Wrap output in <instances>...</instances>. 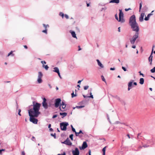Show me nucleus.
Segmentation results:
<instances>
[{
    "instance_id": "nucleus-1",
    "label": "nucleus",
    "mask_w": 155,
    "mask_h": 155,
    "mask_svg": "<svg viewBox=\"0 0 155 155\" xmlns=\"http://www.w3.org/2000/svg\"><path fill=\"white\" fill-rule=\"evenodd\" d=\"M33 109H31L28 110L29 115V116H32V114H34L35 117H37L40 114L39 111L41 104L38 103H35L33 102Z\"/></svg>"
},
{
    "instance_id": "nucleus-2",
    "label": "nucleus",
    "mask_w": 155,
    "mask_h": 155,
    "mask_svg": "<svg viewBox=\"0 0 155 155\" xmlns=\"http://www.w3.org/2000/svg\"><path fill=\"white\" fill-rule=\"evenodd\" d=\"M129 23L133 31L138 33L139 30L138 24L136 22V17L134 15H132L130 18Z\"/></svg>"
},
{
    "instance_id": "nucleus-3",
    "label": "nucleus",
    "mask_w": 155,
    "mask_h": 155,
    "mask_svg": "<svg viewBox=\"0 0 155 155\" xmlns=\"http://www.w3.org/2000/svg\"><path fill=\"white\" fill-rule=\"evenodd\" d=\"M119 19L118 20V16L117 14H116L115 17V18L119 21L121 23H123L125 21L124 20V14L122 11V10L119 9Z\"/></svg>"
},
{
    "instance_id": "nucleus-4",
    "label": "nucleus",
    "mask_w": 155,
    "mask_h": 155,
    "mask_svg": "<svg viewBox=\"0 0 155 155\" xmlns=\"http://www.w3.org/2000/svg\"><path fill=\"white\" fill-rule=\"evenodd\" d=\"M139 33H136L135 35H133L132 39L130 40V42L132 44H134L135 42L138 37Z\"/></svg>"
},
{
    "instance_id": "nucleus-5",
    "label": "nucleus",
    "mask_w": 155,
    "mask_h": 155,
    "mask_svg": "<svg viewBox=\"0 0 155 155\" xmlns=\"http://www.w3.org/2000/svg\"><path fill=\"white\" fill-rule=\"evenodd\" d=\"M68 125V123L64 122L61 123L60 124V126L61 129L62 130H66V127Z\"/></svg>"
},
{
    "instance_id": "nucleus-6",
    "label": "nucleus",
    "mask_w": 155,
    "mask_h": 155,
    "mask_svg": "<svg viewBox=\"0 0 155 155\" xmlns=\"http://www.w3.org/2000/svg\"><path fill=\"white\" fill-rule=\"evenodd\" d=\"M32 116H30V121L34 124H37L38 121L37 119L34 117L35 116H34V114H32Z\"/></svg>"
},
{
    "instance_id": "nucleus-7",
    "label": "nucleus",
    "mask_w": 155,
    "mask_h": 155,
    "mask_svg": "<svg viewBox=\"0 0 155 155\" xmlns=\"http://www.w3.org/2000/svg\"><path fill=\"white\" fill-rule=\"evenodd\" d=\"M61 100L60 98L55 99L54 106L56 107H58L60 104Z\"/></svg>"
},
{
    "instance_id": "nucleus-8",
    "label": "nucleus",
    "mask_w": 155,
    "mask_h": 155,
    "mask_svg": "<svg viewBox=\"0 0 155 155\" xmlns=\"http://www.w3.org/2000/svg\"><path fill=\"white\" fill-rule=\"evenodd\" d=\"M46 99L45 98H43L42 104L43 106L44 107V108L46 109H47L48 108V106L47 103L46 102Z\"/></svg>"
},
{
    "instance_id": "nucleus-9",
    "label": "nucleus",
    "mask_w": 155,
    "mask_h": 155,
    "mask_svg": "<svg viewBox=\"0 0 155 155\" xmlns=\"http://www.w3.org/2000/svg\"><path fill=\"white\" fill-rule=\"evenodd\" d=\"M72 152L73 155H79L80 153L79 150L77 147L75 148V150H72Z\"/></svg>"
},
{
    "instance_id": "nucleus-10",
    "label": "nucleus",
    "mask_w": 155,
    "mask_h": 155,
    "mask_svg": "<svg viewBox=\"0 0 155 155\" xmlns=\"http://www.w3.org/2000/svg\"><path fill=\"white\" fill-rule=\"evenodd\" d=\"M87 147V145L86 142H83L82 147H79L81 150H84Z\"/></svg>"
},
{
    "instance_id": "nucleus-11",
    "label": "nucleus",
    "mask_w": 155,
    "mask_h": 155,
    "mask_svg": "<svg viewBox=\"0 0 155 155\" xmlns=\"http://www.w3.org/2000/svg\"><path fill=\"white\" fill-rule=\"evenodd\" d=\"M134 81L133 80H131L128 83V91H129L131 88V87L132 86V84L133 82Z\"/></svg>"
},
{
    "instance_id": "nucleus-12",
    "label": "nucleus",
    "mask_w": 155,
    "mask_h": 155,
    "mask_svg": "<svg viewBox=\"0 0 155 155\" xmlns=\"http://www.w3.org/2000/svg\"><path fill=\"white\" fill-rule=\"evenodd\" d=\"M66 106L64 103L62 102L61 104V106L60 107V109L61 110L63 111L64 110V109L65 107Z\"/></svg>"
},
{
    "instance_id": "nucleus-13",
    "label": "nucleus",
    "mask_w": 155,
    "mask_h": 155,
    "mask_svg": "<svg viewBox=\"0 0 155 155\" xmlns=\"http://www.w3.org/2000/svg\"><path fill=\"white\" fill-rule=\"evenodd\" d=\"M145 14L144 13H142L140 14V16L139 17V21L140 22H142L143 20V18Z\"/></svg>"
},
{
    "instance_id": "nucleus-14",
    "label": "nucleus",
    "mask_w": 155,
    "mask_h": 155,
    "mask_svg": "<svg viewBox=\"0 0 155 155\" xmlns=\"http://www.w3.org/2000/svg\"><path fill=\"white\" fill-rule=\"evenodd\" d=\"M152 54H153L152 52H151V54L148 58L149 61V62H150V65H151L152 64V58H153V56H152Z\"/></svg>"
},
{
    "instance_id": "nucleus-15",
    "label": "nucleus",
    "mask_w": 155,
    "mask_h": 155,
    "mask_svg": "<svg viewBox=\"0 0 155 155\" xmlns=\"http://www.w3.org/2000/svg\"><path fill=\"white\" fill-rule=\"evenodd\" d=\"M119 0H111L110 2V3H116L118 4L119 3Z\"/></svg>"
},
{
    "instance_id": "nucleus-16",
    "label": "nucleus",
    "mask_w": 155,
    "mask_h": 155,
    "mask_svg": "<svg viewBox=\"0 0 155 155\" xmlns=\"http://www.w3.org/2000/svg\"><path fill=\"white\" fill-rule=\"evenodd\" d=\"M97 62L98 65L101 67L102 68H103L104 67V66L103 64L101 63L100 61L98 59L97 60Z\"/></svg>"
},
{
    "instance_id": "nucleus-17",
    "label": "nucleus",
    "mask_w": 155,
    "mask_h": 155,
    "mask_svg": "<svg viewBox=\"0 0 155 155\" xmlns=\"http://www.w3.org/2000/svg\"><path fill=\"white\" fill-rule=\"evenodd\" d=\"M152 15V14L151 13H150V14H148V15L147 16V17H145V18H144V20L146 21L148 20H149V18H150V16Z\"/></svg>"
},
{
    "instance_id": "nucleus-18",
    "label": "nucleus",
    "mask_w": 155,
    "mask_h": 155,
    "mask_svg": "<svg viewBox=\"0 0 155 155\" xmlns=\"http://www.w3.org/2000/svg\"><path fill=\"white\" fill-rule=\"evenodd\" d=\"M70 32L71 33L72 36L73 37L77 38L76 36V35L75 33V32L74 31H70Z\"/></svg>"
},
{
    "instance_id": "nucleus-19",
    "label": "nucleus",
    "mask_w": 155,
    "mask_h": 155,
    "mask_svg": "<svg viewBox=\"0 0 155 155\" xmlns=\"http://www.w3.org/2000/svg\"><path fill=\"white\" fill-rule=\"evenodd\" d=\"M54 70L53 71L54 72H56L57 73H59V72L58 68L57 67H54Z\"/></svg>"
},
{
    "instance_id": "nucleus-20",
    "label": "nucleus",
    "mask_w": 155,
    "mask_h": 155,
    "mask_svg": "<svg viewBox=\"0 0 155 155\" xmlns=\"http://www.w3.org/2000/svg\"><path fill=\"white\" fill-rule=\"evenodd\" d=\"M144 80L143 78H140V84H143L144 83Z\"/></svg>"
},
{
    "instance_id": "nucleus-21",
    "label": "nucleus",
    "mask_w": 155,
    "mask_h": 155,
    "mask_svg": "<svg viewBox=\"0 0 155 155\" xmlns=\"http://www.w3.org/2000/svg\"><path fill=\"white\" fill-rule=\"evenodd\" d=\"M38 73V78H41L43 76V74L41 72L39 71Z\"/></svg>"
},
{
    "instance_id": "nucleus-22",
    "label": "nucleus",
    "mask_w": 155,
    "mask_h": 155,
    "mask_svg": "<svg viewBox=\"0 0 155 155\" xmlns=\"http://www.w3.org/2000/svg\"><path fill=\"white\" fill-rule=\"evenodd\" d=\"M60 114L61 115H62L63 117H62V118H63V117H65L67 115V113H60Z\"/></svg>"
},
{
    "instance_id": "nucleus-23",
    "label": "nucleus",
    "mask_w": 155,
    "mask_h": 155,
    "mask_svg": "<svg viewBox=\"0 0 155 155\" xmlns=\"http://www.w3.org/2000/svg\"><path fill=\"white\" fill-rule=\"evenodd\" d=\"M61 143H64L67 145H68V138L66 139L65 140L64 142H62Z\"/></svg>"
},
{
    "instance_id": "nucleus-24",
    "label": "nucleus",
    "mask_w": 155,
    "mask_h": 155,
    "mask_svg": "<svg viewBox=\"0 0 155 155\" xmlns=\"http://www.w3.org/2000/svg\"><path fill=\"white\" fill-rule=\"evenodd\" d=\"M106 147H105L102 149V151L103 152V155H105Z\"/></svg>"
},
{
    "instance_id": "nucleus-25",
    "label": "nucleus",
    "mask_w": 155,
    "mask_h": 155,
    "mask_svg": "<svg viewBox=\"0 0 155 155\" xmlns=\"http://www.w3.org/2000/svg\"><path fill=\"white\" fill-rule=\"evenodd\" d=\"M37 81L38 83H41L42 82L41 78H38Z\"/></svg>"
},
{
    "instance_id": "nucleus-26",
    "label": "nucleus",
    "mask_w": 155,
    "mask_h": 155,
    "mask_svg": "<svg viewBox=\"0 0 155 155\" xmlns=\"http://www.w3.org/2000/svg\"><path fill=\"white\" fill-rule=\"evenodd\" d=\"M42 67L44 68L46 70H48L49 68L47 65H43Z\"/></svg>"
},
{
    "instance_id": "nucleus-27",
    "label": "nucleus",
    "mask_w": 155,
    "mask_h": 155,
    "mask_svg": "<svg viewBox=\"0 0 155 155\" xmlns=\"http://www.w3.org/2000/svg\"><path fill=\"white\" fill-rule=\"evenodd\" d=\"M71 97H76L77 96V95L76 94V93H75V94H74V91L71 93Z\"/></svg>"
},
{
    "instance_id": "nucleus-28",
    "label": "nucleus",
    "mask_w": 155,
    "mask_h": 155,
    "mask_svg": "<svg viewBox=\"0 0 155 155\" xmlns=\"http://www.w3.org/2000/svg\"><path fill=\"white\" fill-rule=\"evenodd\" d=\"M150 71L153 73L155 72V67L150 70Z\"/></svg>"
},
{
    "instance_id": "nucleus-29",
    "label": "nucleus",
    "mask_w": 155,
    "mask_h": 155,
    "mask_svg": "<svg viewBox=\"0 0 155 155\" xmlns=\"http://www.w3.org/2000/svg\"><path fill=\"white\" fill-rule=\"evenodd\" d=\"M13 51H11L8 54V56H9L11 54H12V56H13L14 54H12Z\"/></svg>"
},
{
    "instance_id": "nucleus-30",
    "label": "nucleus",
    "mask_w": 155,
    "mask_h": 155,
    "mask_svg": "<svg viewBox=\"0 0 155 155\" xmlns=\"http://www.w3.org/2000/svg\"><path fill=\"white\" fill-rule=\"evenodd\" d=\"M142 2H141L140 4V7H139V12H140V11L142 6Z\"/></svg>"
},
{
    "instance_id": "nucleus-31",
    "label": "nucleus",
    "mask_w": 155,
    "mask_h": 155,
    "mask_svg": "<svg viewBox=\"0 0 155 155\" xmlns=\"http://www.w3.org/2000/svg\"><path fill=\"white\" fill-rule=\"evenodd\" d=\"M73 134H71L69 136L70 138L72 140H73Z\"/></svg>"
},
{
    "instance_id": "nucleus-32",
    "label": "nucleus",
    "mask_w": 155,
    "mask_h": 155,
    "mask_svg": "<svg viewBox=\"0 0 155 155\" xmlns=\"http://www.w3.org/2000/svg\"><path fill=\"white\" fill-rule=\"evenodd\" d=\"M59 15L61 16L63 18L64 17V14L63 13H62L61 12H60L59 13Z\"/></svg>"
},
{
    "instance_id": "nucleus-33",
    "label": "nucleus",
    "mask_w": 155,
    "mask_h": 155,
    "mask_svg": "<svg viewBox=\"0 0 155 155\" xmlns=\"http://www.w3.org/2000/svg\"><path fill=\"white\" fill-rule=\"evenodd\" d=\"M101 77L102 81H104V82H105V83H106L105 79L104 78V77L103 75H102L101 76Z\"/></svg>"
},
{
    "instance_id": "nucleus-34",
    "label": "nucleus",
    "mask_w": 155,
    "mask_h": 155,
    "mask_svg": "<svg viewBox=\"0 0 155 155\" xmlns=\"http://www.w3.org/2000/svg\"><path fill=\"white\" fill-rule=\"evenodd\" d=\"M89 86H86L84 87V90H86L88 89L89 88Z\"/></svg>"
},
{
    "instance_id": "nucleus-35",
    "label": "nucleus",
    "mask_w": 155,
    "mask_h": 155,
    "mask_svg": "<svg viewBox=\"0 0 155 155\" xmlns=\"http://www.w3.org/2000/svg\"><path fill=\"white\" fill-rule=\"evenodd\" d=\"M84 107V106H77L76 107H77V108L79 109V108H83Z\"/></svg>"
},
{
    "instance_id": "nucleus-36",
    "label": "nucleus",
    "mask_w": 155,
    "mask_h": 155,
    "mask_svg": "<svg viewBox=\"0 0 155 155\" xmlns=\"http://www.w3.org/2000/svg\"><path fill=\"white\" fill-rule=\"evenodd\" d=\"M42 32L43 33H45L46 34H47V30L45 29V30H43L42 31Z\"/></svg>"
},
{
    "instance_id": "nucleus-37",
    "label": "nucleus",
    "mask_w": 155,
    "mask_h": 155,
    "mask_svg": "<svg viewBox=\"0 0 155 155\" xmlns=\"http://www.w3.org/2000/svg\"><path fill=\"white\" fill-rule=\"evenodd\" d=\"M75 133L76 136H79V134H80L79 132H77L76 131H75Z\"/></svg>"
},
{
    "instance_id": "nucleus-38",
    "label": "nucleus",
    "mask_w": 155,
    "mask_h": 155,
    "mask_svg": "<svg viewBox=\"0 0 155 155\" xmlns=\"http://www.w3.org/2000/svg\"><path fill=\"white\" fill-rule=\"evenodd\" d=\"M51 135L52 136H53L54 137V138H56V134H51Z\"/></svg>"
},
{
    "instance_id": "nucleus-39",
    "label": "nucleus",
    "mask_w": 155,
    "mask_h": 155,
    "mask_svg": "<svg viewBox=\"0 0 155 155\" xmlns=\"http://www.w3.org/2000/svg\"><path fill=\"white\" fill-rule=\"evenodd\" d=\"M41 62L43 64V65H44V64H46V62L44 61H41Z\"/></svg>"
},
{
    "instance_id": "nucleus-40",
    "label": "nucleus",
    "mask_w": 155,
    "mask_h": 155,
    "mask_svg": "<svg viewBox=\"0 0 155 155\" xmlns=\"http://www.w3.org/2000/svg\"><path fill=\"white\" fill-rule=\"evenodd\" d=\"M21 110L20 109H19L18 110V114L20 116H21V114H20V112H21Z\"/></svg>"
},
{
    "instance_id": "nucleus-41",
    "label": "nucleus",
    "mask_w": 155,
    "mask_h": 155,
    "mask_svg": "<svg viewBox=\"0 0 155 155\" xmlns=\"http://www.w3.org/2000/svg\"><path fill=\"white\" fill-rule=\"evenodd\" d=\"M90 96H89V97H91L92 98H93V95H92V93L91 92H90Z\"/></svg>"
},
{
    "instance_id": "nucleus-42",
    "label": "nucleus",
    "mask_w": 155,
    "mask_h": 155,
    "mask_svg": "<svg viewBox=\"0 0 155 155\" xmlns=\"http://www.w3.org/2000/svg\"><path fill=\"white\" fill-rule=\"evenodd\" d=\"M86 4H87V7H88V6H90V2H89V3H88L87 2V1H86Z\"/></svg>"
},
{
    "instance_id": "nucleus-43",
    "label": "nucleus",
    "mask_w": 155,
    "mask_h": 155,
    "mask_svg": "<svg viewBox=\"0 0 155 155\" xmlns=\"http://www.w3.org/2000/svg\"><path fill=\"white\" fill-rule=\"evenodd\" d=\"M131 9V8H125V11L127 12V11H129V10H130Z\"/></svg>"
},
{
    "instance_id": "nucleus-44",
    "label": "nucleus",
    "mask_w": 155,
    "mask_h": 155,
    "mask_svg": "<svg viewBox=\"0 0 155 155\" xmlns=\"http://www.w3.org/2000/svg\"><path fill=\"white\" fill-rule=\"evenodd\" d=\"M5 149H2L1 150H0V154H2V151H5Z\"/></svg>"
},
{
    "instance_id": "nucleus-45",
    "label": "nucleus",
    "mask_w": 155,
    "mask_h": 155,
    "mask_svg": "<svg viewBox=\"0 0 155 155\" xmlns=\"http://www.w3.org/2000/svg\"><path fill=\"white\" fill-rule=\"evenodd\" d=\"M122 69L124 70V71H127L126 68L124 67H122Z\"/></svg>"
},
{
    "instance_id": "nucleus-46",
    "label": "nucleus",
    "mask_w": 155,
    "mask_h": 155,
    "mask_svg": "<svg viewBox=\"0 0 155 155\" xmlns=\"http://www.w3.org/2000/svg\"><path fill=\"white\" fill-rule=\"evenodd\" d=\"M91 150H89V151H88L89 155H91Z\"/></svg>"
},
{
    "instance_id": "nucleus-47",
    "label": "nucleus",
    "mask_w": 155,
    "mask_h": 155,
    "mask_svg": "<svg viewBox=\"0 0 155 155\" xmlns=\"http://www.w3.org/2000/svg\"><path fill=\"white\" fill-rule=\"evenodd\" d=\"M72 131L74 132L76 131L74 127H72Z\"/></svg>"
},
{
    "instance_id": "nucleus-48",
    "label": "nucleus",
    "mask_w": 155,
    "mask_h": 155,
    "mask_svg": "<svg viewBox=\"0 0 155 155\" xmlns=\"http://www.w3.org/2000/svg\"><path fill=\"white\" fill-rule=\"evenodd\" d=\"M139 73H140V75H142L143 77H144V74L142 73H141V71H140L139 72Z\"/></svg>"
},
{
    "instance_id": "nucleus-49",
    "label": "nucleus",
    "mask_w": 155,
    "mask_h": 155,
    "mask_svg": "<svg viewBox=\"0 0 155 155\" xmlns=\"http://www.w3.org/2000/svg\"><path fill=\"white\" fill-rule=\"evenodd\" d=\"M72 144V143L71 141L68 140V145H71Z\"/></svg>"
},
{
    "instance_id": "nucleus-50",
    "label": "nucleus",
    "mask_w": 155,
    "mask_h": 155,
    "mask_svg": "<svg viewBox=\"0 0 155 155\" xmlns=\"http://www.w3.org/2000/svg\"><path fill=\"white\" fill-rule=\"evenodd\" d=\"M154 47H155L154 45H153V47H152V52H152V53H153V48H154Z\"/></svg>"
},
{
    "instance_id": "nucleus-51",
    "label": "nucleus",
    "mask_w": 155,
    "mask_h": 155,
    "mask_svg": "<svg viewBox=\"0 0 155 155\" xmlns=\"http://www.w3.org/2000/svg\"><path fill=\"white\" fill-rule=\"evenodd\" d=\"M66 155L65 153L64 152L63 153V154H58L57 155Z\"/></svg>"
},
{
    "instance_id": "nucleus-52",
    "label": "nucleus",
    "mask_w": 155,
    "mask_h": 155,
    "mask_svg": "<svg viewBox=\"0 0 155 155\" xmlns=\"http://www.w3.org/2000/svg\"><path fill=\"white\" fill-rule=\"evenodd\" d=\"M57 117V115L55 114V115H54L53 116L52 118H55L56 117Z\"/></svg>"
},
{
    "instance_id": "nucleus-53",
    "label": "nucleus",
    "mask_w": 155,
    "mask_h": 155,
    "mask_svg": "<svg viewBox=\"0 0 155 155\" xmlns=\"http://www.w3.org/2000/svg\"><path fill=\"white\" fill-rule=\"evenodd\" d=\"M43 26L45 27V29H47L46 28H47V27L46 26V25L45 24H43Z\"/></svg>"
},
{
    "instance_id": "nucleus-54",
    "label": "nucleus",
    "mask_w": 155,
    "mask_h": 155,
    "mask_svg": "<svg viewBox=\"0 0 155 155\" xmlns=\"http://www.w3.org/2000/svg\"><path fill=\"white\" fill-rule=\"evenodd\" d=\"M64 17L66 18V19H68V15H66V14H65V15H64Z\"/></svg>"
},
{
    "instance_id": "nucleus-55",
    "label": "nucleus",
    "mask_w": 155,
    "mask_h": 155,
    "mask_svg": "<svg viewBox=\"0 0 155 155\" xmlns=\"http://www.w3.org/2000/svg\"><path fill=\"white\" fill-rule=\"evenodd\" d=\"M22 155H25V153L24 151H22L21 152Z\"/></svg>"
},
{
    "instance_id": "nucleus-56",
    "label": "nucleus",
    "mask_w": 155,
    "mask_h": 155,
    "mask_svg": "<svg viewBox=\"0 0 155 155\" xmlns=\"http://www.w3.org/2000/svg\"><path fill=\"white\" fill-rule=\"evenodd\" d=\"M23 46L24 47V48H25L26 49H27L28 48V47L27 45H24Z\"/></svg>"
},
{
    "instance_id": "nucleus-57",
    "label": "nucleus",
    "mask_w": 155,
    "mask_h": 155,
    "mask_svg": "<svg viewBox=\"0 0 155 155\" xmlns=\"http://www.w3.org/2000/svg\"><path fill=\"white\" fill-rule=\"evenodd\" d=\"M110 70H114L115 69V68H110Z\"/></svg>"
},
{
    "instance_id": "nucleus-58",
    "label": "nucleus",
    "mask_w": 155,
    "mask_h": 155,
    "mask_svg": "<svg viewBox=\"0 0 155 155\" xmlns=\"http://www.w3.org/2000/svg\"><path fill=\"white\" fill-rule=\"evenodd\" d=\"M149 147V146H147V145H143V147H144V148H146V147Z\"/></svg>"
},
{
    "instance_id": "nucleus-59",
    "label": "nucleus",
    "mask_w": 155,
    "mask_h": 155,
    "mask_svg": "<svg viewBox=\"0 0 155 155\" xmlns=\"http://www.w3.org/2000/svg\"><path fill=\"white\" fill-rule=\"evenodd\" d=\"M83 80H79V81H78V84H80V83H81V81H83Z\"/></svg>"
},
{
    "instance_id": "nucleus-60",
    "label": "nucleus",
    "mask_w": 155,
    "mask_h": 155,
    "mask_svg": "<svg viewBox=\"0 0 155 155\" xmlns=\"http://www.w3.org/2000/svg\"><path fill=\"white\" fill-rule=\"evenodd\" d=\"M79 132L80 134H83V133L82 132V130H80Z\"/></svg>"
},
{
    "instance_id": "nucleus-61",
    "label": "nucleus",
    "mask_w": 155,
    "mask_h": 155,
    "mask_svg": "<svg viewBox=\"0 0 155 155\" xmlns=\"http://www.w3.org/2000/svg\"><path fill=\"white\" fill-rule=\"evenodd\" d=\"M32 140L33 141H35V138L34 137H32Z\"/></svg>"
},
{
    "instance_id": "nucleus-62",
    "label": "nucleus",
    "mask_w": 155,
    "mask_h": 155,
    "mask_svg": "<svg viewBox=\"0 0 155 155\" xmlns=\"http://www.w3.org/2000/svg\"><path fill=\"white\" fill-rule=\"evenodd\" d=\"M57 73L58 74V75L60 77V78H61V75H60V72H59V73Z\"/></svg>"
},
{
    "instance_id": "nucleus-63",
    "label": "nucleus",
    "mask_w": 155,
    "mask_h": 155,
    "mask_svg": "<svg viewBox=\"0 0 155 155\" xmlns=\"http://www.w3.org/2000/svg\"><path fill=\"white\" fill-rule=\"evenodd\" d=\"M120 123L119 121H117L115 123V124H119Z\"/></svg>"
},
{
    "instance_id": "nucleus-64",
    "label": "nucleus",
    "mask_w": 155,
    "mask_h": 155,
    "mask_svg": "<svg viewBox=\"0 0 155 155\" xmlns=\"http://www.w3.org/2000/svg\"><path fill=\"white\" fill-rule=\"evenodd\" d=\"M78 48H79V49H78V51H80V50H81V48H80V46H78Z\"/></svg>"
}]
</instances>
